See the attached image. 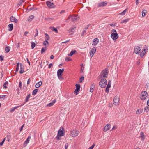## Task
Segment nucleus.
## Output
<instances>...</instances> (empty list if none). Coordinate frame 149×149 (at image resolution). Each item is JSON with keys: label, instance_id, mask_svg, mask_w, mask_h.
<instances>
[{"label": "nucleus", "instance_id": "nucleus-54", "mask_svg": "<svg viewBox=\"0 0 149 149\" xmlns=\"http://www.w3.org/2000/svg\"><path fill=\"white\" fill-rule=\"evenodd\" d=\"M36 33L35 35H34V36L35 37H36L38 35V30L37 29H36Z\"/></svg>", "mask_w": 149, "mask_h": 149}, {"label": "nucleus", "instance_id": "nucleus-36", "mask_svg": "<svg viewBox=\"0 0 149 149\" xmlns=\"http://www.w3.org/2000/svg\"><path fill=\"white\" fill-rule=\"evenodd\" d=\"M45 40H49V36L48 35V34L47 33H45Z\"/></svg>", "mask_w": 149, "mask_h": 149}, {"label": "nucleus", "instance_id": "nucleus-55", "mask_svg": "<svg viewBox=\"0 0 149 149\" xmlns=\"http://www.w3.org/2000/svg\"><path fill=\"white\" fill-rule=\"evenodd\" d=\"M117 128V126L116 125H114V126L113 127V128H112V129H111V130H114L116 129Z\"/></svg>", "mask_w": 149, "mask_h": 149}, {"label": "nucleus", "instance_id": "nucleus-29", "mask_svg": "<svg viewBox=\"0 0 149 149\" xmlns=\"http://www.w3.org/2000/svg\"><path fill=\"white\" fill-rule=\"evenodd\" d=\"M10 47L9 46H6L5 48V50L6 53H8L10 51Z\"/></svg>", "mask_w": 149, "mask_h": 149}, {"label": "nucleus", "instance_id": "nucleus-58", "mask_svg": "<svg viewBox=\"0 0 149 149\" xmlns=\"http://www.w3.org/2000/svg\"><path fill=\"white\" fill-rule=\"evenodd\" d=\"M24 104H22L21 105H20V106H18L15 107L14 108V109H16L19 108V107H20V106H23L24 105Z\"/></svg>", "mask_w": 149, "mask_h": 149}, {"label": "nucleus", "instance_id": "nucleus-33", "mask_svg": "<svg viewBox=\"0 0 149 149\" xmlns=\"http://www.w3.org/2000/svg\"><path fill=\"white\" fill-rule=\"evenodd\" d=\"M38 89H37L34 90L33 91V92L32 93V95H35L37 93L38 91Z\"/></svg>", "mask_w": 149, "mask_h": 149}, {"label": "nucleus", "instance_id": "nucleus-12", "mask_svg": "<svg viewBox=\"0 0 149 149\" xmlns=\"http://www.w3.org/2000/svg\"><path fill=\"white\" fill-rule=\"evenodd\" d=\"M141 49V47L138 46H136L134 49V52L136 54H138L139 53Z\"/></svg>", "mask_w": 149, "mask_h": 149}, {"label": "nucleus", "instance_id": "nucleus-28", "mask_svg": "<svg viewBox=\"0 0 149 149\" xmlns=\"http://www.w3.org/2000/svg\"><path fill=\"white\" fill-rule=\"evenodd\" d=\"M42 82L40 81L38 83L36 84L35 85V87L36 88H39L42 84Z\"/></svg>", "mask_w": 149, "mask_h": 149}, {"label": "nucleus", "instance_id": "nucleus-47", "mask_svg": "<svg viewBox=\"0 0 149 149\" xmlns=\"http://www.w3.org/2000/svg\"><path fill=\"white\" fill-rule=\"evenodd\" d=\"M43 44L45 46H46V44H47L48 45H49V43L47 41L45 40L43 42Z\"/></svg>", "mask_w": 149, "mask_h": 149}, {"label": "nucleus", "instance_id": "nucleus-44", "mask_svg": "<svg viewBox=\"0 0 149 149\" xmlns=\"http://www.w3.org/2000/svg\"><path fill=\"white\" fill-rule=\"evenodd\" d=\"M19 63H18L17 65L16 68V72H18L19 68Z\"/></svg>", "mask_w": 149, "mask_h": 149}, {"label": "nucleus", "instance_id": "nucleus-40", "mask_svg": "<svg viewBox=\"0 0 149 149\" xmlns=\"http://www.w3.org/2000/svg\"><path fill=\"white\" fill-rule=\"evenodd\" d=\"M31 49H33L36 46L35 43L33 42H31Z\"/></svg>", "mask_w": 149, "mask_h": 149}, {"label": "nucleus", "instance_id": "nucleus-39", "mask_svg": "<svg viewBox=\"0 0 149 149\" xmlns=\"http://www.w3.org/2000/svg\"><path fill=\"white\" fill-rule=\"evenodd\" d=\"M8 81L5 82L3 85V88L4 89H6L7 88V87L6 86V85L8 84Z\"/></svg>", "mask_w": 149, "mask_h": 149}, {"label": "nucleus", "instance_id": "nucleus-27", "mask_svg": "<svg viewBox=\"0 0 149 149\" xmlns=\"http://www.w3.org/2000/svg\"><path fill=\"white\" fill-rule=\"evenodd\" d=\"M6 138L7 139L8 141L9 142L11 138L10 134L9 133H8L7 134Z\"/></svg>", "mask_w": 149, "mask_h": 149}, {"label": "nucleus", "instance_id": "nucleus-38", "mask_svg": "<svg viewBox=\"0 0 149 149\" xmlns=\"http://www.w3.org/2000/svg\"><path fill=\"white\" fill-rule=\"evenodd\" d=\"M111 80H109L108 81V83L107 86V87L110 88L111 86Z\"/></svg>", "mask_w": 149, "mask_h": 149}, {"label": "nucleus", "instance_id": "nucleus-61", "mask_svg": "<svg viewBox=\"0 0 149 149\" xmlns=\"http://www.w3.org/2000/svg\"><path fill=\"white\" fill-rule=\"evenodd\" d=\"M84 68L83 67V68H81V70L80 72L81 73H82L83 72V70H84Z\"/></svg>", "mask_w": 149, "mask_h": 149}, {"label": "nucleus", "instance_id": "nucleus-2", "mask_svg": "<svg viewBox=\"0 0 149 149\" xmlns=\"http://www.w3.org/2000/svg\"><path fill=\"white\" fill-rule=\"evenodd\" d=\"M107 83V80L105 79L102 78L99 83V86L101 88H103L105 87Z\"/></svg>", "mask_w": 149, "mask_h": 149}, {"label": "nucleus", "instance_id": "nucleus-23", "mask_svg": "<svg viewBox=\"0 0 149 149\" xmlns=\"http://www.w3.org/2000/svg\"><path fill=\"white\" fill-rule=\"evenodd\" d=\"M143 112V109H140L137 110L136 112V114H140L141 113H142Z\"/></svg>", "mask_w": 149, "mask_h": 149}, {"label": "nucleus", "instance_id": "nucleus-13", "mask_svg": "<svg viewBox=\"0 0 149 149\" xmlns=\"http://www.w3.org/2000/svg\"><path fill=\"white\" fill-rule=\"evenodd\" d=\"M107 4V2L106 1L100 2L97 4L98 6L99 7H102L106 6Z\"/></svg>", "mask_w": 149, "mask_h": 149}, {"label": "nucleus", "instance_id": "nucleus-22", "mask_svg": "<svg viewBox=\"0 0 149 149\" xmlns=\"http://www.w3.org/2000/svg\"><path fill=\"white\" fill-rule=\"evenodd\" d=\"M77 52L76 50H72L69 54H68V55L69 56H72L74 54H76Z\"/></svg>", "mask_w": 149, "mask_h": 149}, {"label": "nucleus", "instance_id": "nucleus-62", "mask_svg": "<svg viewBox=\"0 0 149 149\" xmlns=\"http://www.w3.org/2000/svg\"><path fill=\"white\" fill-rule=\"evenodd\" d=\"M15 109H14V108H13L10 110V112H13L15 110Z\"/></svg>", "mask_w": 149, "mask_h": 149}, {"label": "nucleus", "instance_id": "nucleus-49", "mask_svg": "<svg viewBox=\"0 0 149 149\" xmlns=\"http://www.w3.org/2000/svg\"><path fill=\"white\" fill-rule=\"evenodd\" d=\"M86 32V30L84 29L83 30L82 32L81 33V36H84V34Z\"/></svg>", "mask_w": 149, "mask_h": 149}, {"label": "nucleus", "instance_id": "nucleus-18", "mask_svg": "<svg viewBox=\"0 0 149 149\" xmlns=\"http://www.w3.org/2000/svg\"><path fill=\"white\" fill-rule=\"evenodd\" d=\"M24 72V66L21 63L20 64V70L19 73L20 74H22Z\"/></svg>", "mask_w": 149, "mask_h": 149}, {"label": "nucleus", "instance_id": "nucleus-60", "mask_svg": "<svg viewBox=\"0 0 149 149\" xmlns=\"http://www.w3.org/2000/svg\"><path fill=\"white\" fill-rule=\"evenodd\" d=\"M53 65L52 63H50L48 66V68H50L51 67L53 66Z\"/></svg>", "mask_w": 149, "mask_h": 149}, {"label": "nucleus", "instance_id": "nucleus-32", "mask_svg": "<svg viewBox=\"0 0 149 149\" xmlns=\"http://www.w3.org/2000/svg\"><path fill=\"white\" fill-rule=\"evenodd\" d=\"M50 29L52 31H54L56 33H58V31L56 28L53 27H51Z\"/></svg>", "mask_w": 149, "mask_h": 149}, {"label": "nucleus", "instance_id": "nucleus-11", "mask_svg": "<svg viewBox=\"0 0 149 149\" xmlns=\"http://www.w3.org/2000/svg\"><path fill=\"white\" fill-rule=\"evenodd\" d=\"M143 49L142 50V51L141 52V53L140 54V56L141 57H143L144 55L145 54V53L146 52V49H147L148 48L147 46L146 45H145V47H143Z\"/></svg>", "mask_w": 149, "mask_h": 149}, {"label": "nucleus", "instance_id": "nucleus-1", "mask_svg": "<svg viewBox=\"0 0 149 149\" xmlns=\"http://www.w3.org/2000/svg\"><path fill=\"white\" fill-rule=\"evenodd\" d=\"M108 73V72L107 69L103 70L102 71L100 75L98 77V78L99 79H101L102 78H106L107 77Z\"/></svg>", "mask_w": 149, "mask_h": 149}, {"label": "nucleus", "instance_id": "nucleus-24", "mask_svg": "<svg viewBox=\"0 0 149 149\" xmlns=\"http://www.w3.org/2000/svg\"><path fill=\"white\" fill-rule=\"evenodd\" d=\"M30 96H31V94H30V93H29L26 97V99L25 100V102L24 103L27 102L29 101V100L30 98Z\"/></svg>", "mask_w": 149, "mask_h": 149}, {"label": "nucleus", "instance_id": "nucleus-53", "mask_svg": "<svg viewBox=\"0 0 149 149\" xmlns=\"http://www.w3.org/2000/svg\"><path fill=\"white\" fill-rule=\"evenodd\" d=\"M72 60V59L70 58H69L68 57H66V61H71Z\"/></svg>", "mask_w": 149, "mask_h": 149}, {"label": "nucleus", "instance_id": "nucleus-8", "mask_svg": "<svg viewBox=\"0 0 149 149\" xmlns=\"http://www.w3.org/2000/svg\"><path fill=\"white\" fill-rule=\"evenodd\" d=\"M119 100V98L117 96H115L113 100V103L116 106L118 105V102Z\"/></svg>", "mask_w": 149, "mask_h": 149}, {"label": "nucleus", "instance_id": "nucleus-46", "mask_svg": "<svg viewBox=\"0 0 149 149\" xmlns=\"http://www.w3.org/2000/svg\"><path fill=\"white\" fill-rule=\"evenodd\" d=\"M84 79V77L83 76H82L79 79V81L80 83L82 82L83 80Z\"/></svg>", "mask_w": 149, "mask_h": 149}, {"label": "nucleus", "instance_id": "nucleus-19", "mask_svg": "<svg viewBox=\"0 0 149 149\" xmlns=\"http://www.w3.org/2000/svg\"><path fill=\"white\" fill-rule=\"evenodd\" d=\"M10 21L11 22H14L15 23H17L18 22L17 20L13 16L10 17Z\"/></svg>", "mask_w": 149, "mask_h": 149}, {"label": "nucleus", "instance_id": "nucleus-63", "mask_svg": "<svg viewBox=\"0 0 149 149\" xmlns=\"http://www.w3.org/2000/svg\"><path fill=\"white\" fill-rule=\"evenodd\" d=\"M29 33V32L28 31L25 32L24 35L25 36H27V34Z\"/></svg>", "mask_w": 149, "mask_h": 149}, {"label": "nucleus", "instance_id": "nucleus-57", "mask_svg": "<svg viewBox=\"0 0 149 149\" xmlns=\"http://www.w3.org/2000/svg\"><path fill=\"white\" fill-rule=\"evenodd\" d=\"M3 58H4V56L2 55H1L0 56V59L1 61H3Z\"/></svg>", "mask_w": 149, "mask_h": 149}, {"label": "nucleus", "instance_id": "nucleus-35", "mask_svg": "<svg viewBox=\"0 0 149 149\" xmlns=\"http://www.w3.org/2000/svg\"><path fill=\"white\" fill-rule=\"evenodd\" d=\"M140 134L141 135V137L142 138L143 140H144L145 137V136L144 135L143 132H141Z\"/></svg>", "mask_w": 149, "mask_h": 149}, {"label": "nucleus", "instance_id": "nucleus-3", "mask_svg": "<svg viewBox=\"0 0 149 149\" xmlns=\"http://www.w3.org/2000/svg\"><path fill=\"white\" fill-rule=\"evenodd\" d=\"M64 69L63 68L62 69H59L58 70L57 72V76L59 79L60 80H62L63 78L62 77L63 75V73L64 71Z\"/></svg>", "mask_w": 149, "mask_h": 149}, {"label": "nucleus", "instance_id": "nucleus-21", "mask_svg": "<svg viewBox=\"0 0 149 149\" xmlns=\"http://www.w3.org/2000/svg\"><path fill=\"white\" fill-rule=\"evenodd\" d=\"M8 30L10 31H12L13 29V25L12 24H9L8 26Z\"/></svg>", "mask_w": 149, "mask_h": 149}, {"label": "nucleus", "instance_id": "nucleus-26", "mask_svg": "<svg viewBox=\"0 0 149 149\" xmlns=\"http://www.w3.org/2000/svg\"><path fill=\"white\" fill-rule=\"evenodd\" d=\"M38 9V8H36L34 7L33 6L30 8H29V9H28L27 10L29 11H30L31 10H36Z\"/></svg>", "mask_w": 149, "mask_h": 149}, {"label": "nucleus", "instance_id": "nucleus-59", "mask_svg": "<svg viewBox=\"0 0 149 149\" xmlns=\"http://www.w3.org/2000/svg\"><path fill=\"white\" fill-rule=\"evenodd\" d=\"M24 124L21 127H20V131H22L23 129V127L24 126Z\"/></svg>", "mask_w": 149, "mask_h": 149}, {"label": "nucleus", "instance_id": "nucleus-14", "mask_svg": "<svg viewBox=\"0 0 149 149\" xmlns=\"http://www.w3.org/2000/svg\"><path fill=\"white\" fill-rule=\"evenodd\" d=\"M96 50V48L95 47H93L90 51V55L91 57H92L93 56Z\"/></svg>", "mask_w": 149, "mask_h": 149}, {"label": "nucleus", "instance_id": "nucleus-41", "mask_svg": "<svg viewBox=\"0 0 149 149\" xmlns=\"http://www.w3.org/2000/svg\"><path fill=\"white\" fill-rule=\"evenodd\" d=\"M46 47H43L42 48L41 50V54H42L44 52L46 49Z\"/></svg>", "mask_w": 149, "mask_h": 149}, {"label": "nucleus", "instance_id": "nucleus-17", "mask_svg": "<svg viewBox=\"0 0 149 149\" xmlns=\"http://www.w3.org/2000/svg\"><path fill=\"white\" fill-rule=\"evenodd\" d=\"M31 138V137L30 136H29L26 140L24 141V146L25 147L26 146L27 144L29 143L30 140Z\"/></svg>", "mask_w": 149, "mask_h": 149}, {"label": "nucleus", "instance_id": "nucleus-50", "mask_svg": "<svg viewBox=\"0 0 149 149\" xmlns=\"http://www.w3.org/2000/svg\"><path fill=\"white\" fill-rule=\"evenodd\" d=\"M54 104L52 103V102L50 103L49 104H47V106L48 107H51L52 106H53Z\"/></svg>", "mask_w": 149, "mask_h": 149}, {"label": "nucleus", "instance_id": "nucleus-5", "mask_svg": "<svg viewBox=\"0 0 149 149\" xmlns=\"http://www.w3.org/2000/svg\"><path fill=\"white\" fill-rule=\"evenodd\" d=\"M64 135V132L62 130L60 129L58 131L57 135L56 136L57 139L59 140L61 139V137L63 136Z\"/></svg>", "mask_w": 149, "mask_h": 149}, {"label": "nucleus", "instance_id": "nucleus-7", "mask_svg": "<svg viewBox=\"0 0 149 149\" xmlns=\"http://www.w3.org/2000/svg\"><path fill=\"white\" fill-rule=\"evenodd\" d=\"M111 37L113 40H116L118 37V35L117 33H112Z\"/></svg>", "mask_w": 149, "mask_h": 149}, {"label": "nucleus", "instance_id": "nucleus-10", "mask_svg": "<svg viewBox=\"0 0 149 149\" xmlns=\"http://www.w3.org/2000/svg\"><path fill=\"white\" fill-rule=\"evenodd\" d=\"M47 6L49 8H52L54 7V5L53 3H51L49 1H47L46 2Z\"/></svg>", "mask_w": 149, "mask_h": 149}, {"label": "nucleus", "instance_id": "nucleus-20", "mask_svg": "<svg viewBox=\"0 0 149 149\" xmlns=\"http://www.w3.org/2000/svg\"><path fill=\"white\" fill-rule=\"evenodd\" d=\"M95 85L94 83L92 84L90 86V91L92 93L93 92V90L94 89Z\"/></svg>", "mask_w": 149, "mask_h": 149}, {"label": "nucleus", "instance_id": "nucleus-37", "mask_svg": "<svg viewBox=\"0 0 149 149\" xmlns=\"http://www.w3.org/2000/svg\"><path fill=\"white\" fill-rule=\"evenodd\" d=\"M76 26H73L70 28V31L73 32V31L75 29Z\"/></svg>", "mask_w": 149, "mask_h": 149}, {"label": "nucleus", "instance_id": "nucleus-30", "mask_svg": "<svg viewBox=\"0 0 149 149\" xmlns=\"http://www.w3.org/2000/svg\"><path fill=\"white\" fill-rule=\"evenodd\" d=\"M34 16L33 15H30L28 19V21L29 22L31 21L34 18Z\"/></svg>", "mask_w": 149, "mask_h": 149}, {"label": "nucleus", "instance_id": "nucleus-45", "mask_svg": "<svg viewBox=\"0 0 149 149\" xmlns=\"http://www.w3.org/2000/svg\"><path fill=\"white\" fill-rule=\"evenodd\" d=\"M128 21V19H126L125 20H122L120 22V23H126Z\"/></svg>", "mask_w": 149, "mask_h": 149}, {"label": "nucleus", "instance_id": "nucleus-16", "mask_svg": "<svg viewBox=\"0 0 149 149\" xmlns=\"http://www.w3.org/2000/svg\"><path fill=\"white\" fill-rule=\"evenodd\" d=\"M111 127V125L109 124H107L104 128L103 131L105 132L109 130Z\"/></svg>", "mask_w": 149, "mask_h": 149}, {"label": "nucleus", "instance_id": "nucleus-9", "mask_svg": "<svg viewBox=\"0 0 149 149\" xmlns=\"http://www.w3.org/2000/svg\"><path fill=\"white\" fill-rule=\"evenodd\" d=\"M78 131L77 130H72L70 134L72 137H74L76 136L78 134Z\"/></svg>", "mask_w": 149, "mask_h": 149}, {"label": "nucleus", "instance_id": "nucleus-48", "mask_svg": "<svg viewBox=\"0 0 149 149\" xmlns=\"http://www.w3.org/2000/svg\"><path fill=\"white\" fill-rule=\"evenodd\" d=\"M6 138H5L2 140V141L0 143V146H2Z\"/></svg>", "mask_w": 149, "mask_h": 149}, {"label": "nucleus", "instance_id": "nucleus-31", "mask_svg": "<svg viewBox=\"0 0 149 149\" xmlns=\"http://www.w3.org/2000/svg\"><path fill=\"white\" fill-rule=\"evenodd\" d=\"M127 8L125 9L121 13H120L119 14V15H125V13H126V12H127Z\"/></svg>", "mask_w": 149, "mask_h": 149}, {"label": "nucleus", "instance_id": "nucleus-43", "mask_svg": "<svg viewBox=\"0 0 149 149\" xmlns=\"http://www.w3.org/2000/svg\"><path fill=\"white\" fill-rule=\"evenodd\" d=\"M149 110V107L148 106H146L144 109V111L146 112H148V111Z\"/></svg>", "mask_w": 149, "mask_h": 149}, {"label": "nucleus", "instance_id": "nucleus-42", "mask_svg": "<svg viewBox=\"0 0 149 149\" xmlns=\"http://www.w3.org/2000/svg\"><path fill=\"white\" fill-rule=\"evenodd\" d=\"M72 17V15H70L68 17V18L67 19H66V22H67L68 21H69L70 20H71V17Z\"/></svg>", "mask_w": 149, "mask_h": 149}, {"label": "nucleus", "instance_id": "nucleus-64", "mask_svg": "<svg viewBox=\"0 0 149 149\" xmlns=\"http://www.w3.org/2000/svg\"><path fill=\"white\" fill-rule=\"evenodd\" d=\"M112 32H113V33H117V32H116V30L114 29H112L111 31Z\"/></svg>", "mask_w": 149, "mask_h": 149}, {"label": "nucleus", "instance_id": "nucleus-34", "mask_svg": "<svg viewBox=\"0 0 149 149\" xmlns=\"http://www.w3.org/2000/svg\"><path fill=\"white\" fill-rule=\"evenodd\" d=\"M146 12L147 11L146 10H143L142 11V15L143 17H144L145 16Z\"/></svg>", "mask_w": 149, "mask_h": 149}, {"label": "nucleus", "instance_id": "nucleus-6", "mask_svg": "<svg viewBox=\"0 0 149 149\" xmlns=\"http://www.w3.org/2000/svg\"><path fill=\"white\" fill-rule=\"evenodd\" d=\"M76 89L74 91V94L77 95L79 93V92L80 90V85L79 84H76L75 85Z\"/></svg>", "mask_w": 149, "mask_h": 149}, {"label": "nucleus", "instance_id": "nucleus-25", "mask_svg": "<svg viewBox=\"0 0 149 149\" xmlns=\"http://www.w3.org/2000/svg\"><path fill=\"white\" fill-rule=\"evenodd\" d=\"M77 17L75 16H72V17H71V21L74 22H75L77 20Z\"/></svg>", "mask_w": 149, "mask_h": 149}, {"label": "nucleus", "instance_id": "nucleus-15", "mask_svg": "<svg viewBox=\"0 0 149 149\" xmlns=\"http://www.w3.org/2000/svg\"><path fill=\"white\" fill-rule=\"evenodd\" d=\"M99 42L98 38H94L93 41L92 45L93 46H95L97 45Z\"/></svg>", "mask_w": 149, "mask_h": 149}, {"label": "nucleus", "instance_id": "nucleus-52", "mask_svg": "<svg viewBox=\"0 0 149 149\" xmlns=\"http://www.w3.org/2000/svg\"><path fill=\"white\" fill-rule=\"evenodd\" d=\"M109 88H110L106 87L105 91L106 93H108L109 92Z\"/></svg>", "mask_w": 149, "mask_h": 149}, {"label": "nucleus", "instance_id": "nucleus-4", "mask_svg": "<svg viewBox=\"0 0 149 149\" xmlns=\"http://www.w3.org/2000/svg\"><path fill=\"white\" fill-rule=\"evenodd\" d=\"M148 95V93L146 91H142L140 97V99L141 100H145Z\"/></svg>", "mask_w": 149, "mask_h": 149}, {"label": "nucleus", "instance_id": "nucleus-56", "mask_svg": "<svg viewBox=\"0 0 149 149\" xmlns=\"http://www.w3.org/2000/svg\"><path fill=\"white\" fill-rule=\"evenodd\" d=\"M22 82L20 81L19 82V87L21 89L22 88Z\"/></svg>", "mask_w": 149, "mask_h": 149}, {"label": "nucleus", "instance_id": "nucleus-51", "mask_svg": "<svg viewBox=\"0 0 149 149\" xmlns=\"http://www.w3.org/2000/svg\"><path fill=\"white\" fill-rule=\"evenodd\" d=\"M53 19V18H51L49 17L45 18V19L46 20H48L49 21H50L51 20H52Z\"/></svg>", "mask_w": 149, "mask_h": 149}]
</instances>
